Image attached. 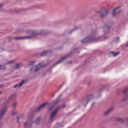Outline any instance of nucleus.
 I'll return each mask as SVG.
<instances>
[{
	"label": "nucleus",
	"instance_id": "nucleus-1",
	"mask_svg": "<svg viewBox=\"0 0 128 128\" xmlns=\"http://www.w3.org/2000/svg\"><path fill=\"white\" fill-rule=\"evenodd\" d=\"M96 31L93 30L91 31L90 35L81 40L82 44H83L94 42L104 40L106 38L104 36H99L96 38L95 37L96 34Z\"/></svg>",
	"mask_w": 128,
	"mask_h": 128
},
{
	"label": "nucleus",
	"instance_id": "nucleus-2",
	"mask_svg": "<svg viewBox=\"0 0 128 128\" xmlns=\"http://www.w3.org/2000/svg\"><path fill=\"white\" fill-rule=\"evenodd\" d=\"M27 32L29 34H32L31 36H26L24 37H16L14 38V39L16 40H20L29 39L31 38L36 37V36L38 35L43 34H44V32L42 30L39 31L28 30Z\"/></svg>",
	"mask_w": 128,
	"mask_h": 128
},
{
	"label": "nucleus",
	"instance_id": "nucleus-3",
	"mask_svg": "<svg viewBox=\"0 0 128 128\" xmlns=\"http://www.w3.org/2000/svg\"><path fill=\"white\" fill-rule=\"evenodd\" d=\"M99 14L100 18H103L106 16L109 13L108 10L106 9V7H103L101 8L99 11L97 12Z\"/></svg>",
	"mask_w": 128,
	"mask_h": 128
},
{
	"label": "nucleus",
	"instance_id": "nucleus-4",
	"mask_svg": "<svg viewBox=\"0 0 128 128\" xmlns=\"http://www.w3.org/2000/svg\"><path fill=\"white\" fill-rule=\"evenodd\" d=\"M93 96L92 94L88 95L86 98H84L82 101V104L85 106L87 104L88 102L92 99V98Z\"/></svg>",
	"mask_w": 128,
	"mask_h": 128
},
{
	"label": "nucleus",
	"instance_id": "nucleus-5",
	"mask_svg": "<svg viewBox=\"0 0 128 128\" xmlns=\"http://www.w3.org/2000/svg\"><path fill=\"white\" fill-rule=\"evenodd\" d=\"M122 12L120 7H118L114 8L112 12V15L114 16H116L120 14Z\"/></svg>",
	"mask_w": 128,
	"mask_h": 128
},
{
	"label": "nucleus",
	"instance_id": "nucleus-6",
	"mask_svg": "<svg viewBox=\"0 0 128 128\" xmlns=\"http://www.w3.org/2000/svg\"><path fill=\"white\" fill-rule=\"evenodd\" d=\"M44 66V64L43 63H39L38 64L32 66L30 70V71L32 72L33 69L35 71H37L40 68L43 67Z\"/></svg>",
	"mask_w": 128,
	"mask_h": 128
},
{
	"label": "nucleus",
	"instance_id": "nucleus-7",
	"mask_svg": "<svg viewBox=\"0 0 128 128\" xmlns=\"http://www.w3.org/2000/svg\"><path fill=\"white\" fill-rule=\"evenodd\" d=\"M72 54V53H70L68 55H66V56H63L59 60L57 61L56 62L54 63L53 65V66H56V65L62 62H63L65 59H66V58L69 57H70L71 56Z\"/></svg>",
	"mask_w": 128,
	"mask_h": 128
},
{
	"label": "nucleus",
	"instance_id": "nucleus-8",
	"mask_svg": "<svg viewBox=\"0 0 128 128\" xmlns=\"http://www.w3.org/2000/svg\"><path fill=\"white\" fill-rule=\"evenodd\" d=\"M58 111V108H56L53 111L51 114L50 118V122H52L55 120Z\"/></svg>",
	"mask_w": 128,
	"mask_h": 128
},
{
	"label": "nucleus",
	"instance_id": "nucleus-9",
	"mask_svg": "<svg viewBox=\"0 0 128 128\" xmlns=\"http://www.w3.org/2000/svg\"><path fill=\"white\" fill-rule=\"evenodd\" d=\"M122 93L125 96L124 98L122 99L121 101L124 102L126 101L128 99V87L123 90Z\"/></svg>",
	"mask_w": 128,
	"mask_h": 128
},
{
	"label": "nucleus",
	"instance_id": "nucleus-10",
	"mask_svg": "<svg viewBox=\"0 0 128 128\" xmlns=\"http://www.w3.org/2000/svg\"><path fill=\"white\" fill-rule=\"evenodd\" d=\"M8 107L7 106L4 107L3 108L0 110V120H1L5 114L6 110Z\"/></svg>",
	"mask_w": 128,
	"mask_h": 128
},
{
	"label": "nucleus",
	"instance_id": "nucleus-11",
	"mask_svg": "<svg viewBox=\"0 0 128 128\" xmlns=\"http://www.w3.org/2000/svg\"><path fill=\"white\" fill-rule=\"evenodd\" d=\"M59 101L60 100L59 99H58L54 102H53L52 106L48 108V112H50L51 111L54 106L57 104L59 103Z\"/></svg>",
	"mask_w": 128,
	"mask_h": 128
},
{
	"label": "nucleus",
	"instance_id": "nucleus-12",
	"mask_svg": "<svg viewBox=\"0 0 128 128\" xmlns=\"http://www.w3.org/2000/svg\"><path fill=\"white\" fill-rule=\"evenodd\" d=\"M110 25L108 23L107 25H105L103 28L104 32L105 34L107 33L110 30Z\"/></svg>",
	"mask_w": 128,
	"mask_h": 128
},
{
	"label": "nucleus",
	"instance_id": "nucleus-13",
	"mask_svg": "<svg viewBox=\"0 0 128 128\" xmlns=\"http://www.w3.org/2000/svg\"><path fill=\"white\" fill-rule=\"evenodd\" d=\"M47 104V103H45L39 106L38 108L35 109L34 110V112H37L40 111Z\"/></svg>",
	"mask_w": 128,
	"mask_h": 128
},
{
	"label": "nucleus",
	"instance_id": "nucleus-14",
	"mask_svg": "<svg viewBox=\"0 0 128 128\" xmlns=\"http://www.w3.org/2000/svg\"><path fill=\"white\" fill-rule=\"evenodd\" d=\"M32 120H28V121L26 122L24 124V128H27L28 126L31 127L32 125Z\"/></svg>",
	"mask_w": 128,
	"mask_h": 128
},
{
	"label": "nucleus",
	"instance_id": "nucleus-15",
	"mask_svg": "<svg viewBox=\"0 0 128 128\" xmlns=\"http://www.w3.org/2000/svg\"><path fill=\"white\" fill-rule=\"evenodd\" d=\"M113 110V108H110L104 112V115L106 116L108 115Z\"/></svg>",
	"mask_w": 128,
	"mask_h": 128
},
{
	"label": "nucleus",
	"instance_id": "nucleus-16",
	"mask_svg": "<svg viewBox=\"0 0 128 128\" xmlns=\"http://www.w3.org/2000/svg\"><path fill=\"white\" fill-rule=\"evenodd\" d=\"M23 66V64L22 63H19L15 64L14 68L16 69H18L21 67Z\"/></svg>",
	"mask_w": 128,
	"mask_h": 128
},
{
	"label": "nucleus",
	"instance_id": "nucleus-17",
	"mask_svg": "<svg viewBox=\"0 0 128 128\" xmlns=\"http://www.w3.org/2000/svg\"><path fill=\"white\" fill-rule=\"evenodd\" d=\"M110 52V54L112 55V56H116L120 54V52H114L111 51Z\"/></svg>",
	"mask_w": 128,
	"mask_h": 128
},
{
	"label": "nucleus",
	"instance_id": "nucleus-18",
	"mask_svg": "<svg viewBox=\"0 0 128 128\" xmlns=\"http://www.w3.org/2000/svg\"><path fill=\"white\" fill-rule=\"evenodd\" d=\"M116 121L118 122H124V119L120 118H118L116 120Z\"/></svg>",
	"mask_w": 128,
	"mask_h": 128
},
{
	"label": "nucleus",
	"instance_id": "nucleus-19",
	"mask_svg": "<svg viewBox=\"0 0 128 128\" xmlns=\"http://www.w3.org/2000/svg\"><path fill=\"white\" fill-rule=\"evenodd\" d=\"M49 52V51L48 50H46L41 53L40 54V55L41 56H44L46 55Z\"/></svg>",
	"mask_w": 128,
	"mask_h": 128
},
{
	"label": "nucleus",
	"instance_id": "nucleus-20",
	"mask_svg": "<svg viewBox=\"0 0 128 128\" xmlns=\"http://www.w3.org/2000/svg\"><path fill=\"white\" fill-rule=\"evenodd\" d=\"M57 127L58 128H60L63 127L64 125L63 124V122H61L60 123H58L57 124Z\"/></svg>",
	"mask_w": 128,
	"mask_h": 128
},
{
	"label": "nucleus",
	"instance_id": "nucleus-21",
	"mask_svg": "<svg viewBox=\"0 0 128 128\" xmlns=\"http://www.w3.org/2000/svg\"><path fill=\"white\" fill-rule=\"evenodd\" d=\"M40 120L41 118L40 117H38L36 119L35 122L36 125H38L39 124L40 121Z\"/></svg>",
	"mask_w": 128,
	"mask_h": 128
},
{
	"label": "nucleus",
	"instance_id": "nucleus-22",
	"mask_svg": "<svg viewBox=\"0 0 128 128\" xmlns=\"http://www.w3.org/2000/svg\"><path fill=\"white\" fill-rule=\"evenodd\" d=\"M17 105V103L16 102H14L12 104L11 107L12 108H15L16 106Z\"/></svg>",
	"mask_w": 128,
	"mask_h": 128
},
{
	"label": "nucleus",
	"instance_id": "nucleus-23",
	"mask_svg": "<svg viewBox=\"0 0 128 128\" xmlns=\"http://www.w3.org/2000/svg\"><path fill=\"white\" fill-rule=\"evenodd\" d=\"M24 84V80H22L21 82L19 83L18 85V87H20V86H22L23 84Z\"/></svg>",
	"mask_w": 128,
	"mask_h": 128
},
{
	"label": "nucleus",
	"instance_id": "nucleus-24",
	"mask_svg": "<svg viewBox=\"0 0 128 128\" xmlns=\"http://www.w3.org/2000/svg\"><path fill=\"white\" fill-rule=\"evenodd\" d=\"M65 106H66L64 104L63 105H62L61 106H58L56 108H58V110L60 108H64L65 107Z\"/></svg>",
	"mask_w": 128,
	"mask_h": 128
},
{
	"label": "nucleus",
	"instance_id": "nucleus-25",
	"mask_svg": "<svg viewBox=\"0 0 128 128\" xmlns=\"http://www.w3.org/2000/svg\"><path fill=\"white\" fill-rule=\"evenodd\" d=\"M16 96V94H12L9 97V98L10 99H11L12 98H15Z\"/></svg>",
	"mask_w": 128,
	"mask_h": 128
},
{
	"label": "nucleus",
	"instance_id": "nucleus-26",
	"mask_svg": "<svg viewBox=\"0 0 128 128\" xmlns=\"http://www.w3.org/2000/svg\"><path fill=\"white\" fill-rule=\"evenodd\" d=\"M35 62L34 61H30L28 63V66L32 65L34 64Z\"/></svg>",
	"mask_w": 128,
	"mask_h": 128
},
{
	"label": "nucleus",
	"instance_id": "nucleus-27",
	"mask_svg": "<svg viewBox=\"0 0 128 128\" xmlns=\"http://www.w3.org/2000/svg\"><path fill=\"white\" fill-rule=\"evenodd\" d=\"M77 29V28L76 27H75L73 29V30H71L70 32H69V34H70L74 30H76V29Z\"/></svg>",
	"mask_w": 128,
	"mask_h": 128
},
{
	"label": "nucleus",
	"instance_id": "nucleus-28",
	"mask_svg": "<svg viewBox=\"0 0 128 128\" xmlns=\"http://www.w3.org/2000/svg\"><path fill=\"white\" fill-rule=\"evenodd\" d=\"M120 40L119 38L118 37H117L115 38L114 40V41L116 42H117Z\"/></svg>",
	"mask_w": 128,
	"mask_h": 128
},
{
	"label": "nucleus",
	"instance_id": "nucleus-29",
	"mask_svg": "<svg viewBox=\"0 0 128 128\" xmlns=\"http://www.w3.org/2000/svg\"><path fill=\"white\" fill-rule=\"evenodd\" d=\"M16 113L15 112H12V116H14L16 115Z\"/></svg>",
	"mask_w": 128,
	"mask_h": 128
},
{
	"label": "nucleus",
	"instance_id": "nucleus-30",
	"mask_svg": "<svg viewBox=\"0 0 128 128\" xmlns=\"http://www.w3.org/2000/svg\"><path fill=\"white\" fill-rule=\"evenodd\" d=\"M13 39V38L11 37H9L8 38V40L9 42L11 41Z\"/></svg>",
	"mask_w": 128,
	"mask_h": 128
},
{
	"label": "nucleus",
	"instance_id": "nucleus-31",
	"mask_svg": "<svg viewBox=\"0 0 128 128\" xmlns=\"http://www.w3.org/2000/svg\"><path fill=\"white\" fill-rule=\"evenodd\" d=\"M14 60H11L8 62L7 63L8 64H11L13 63L14 62Z\"/></svg>",
	"mask_w": 128,
	"mask_h": 128
},
{
	"label": "nucleus",
	"instance_id": "nucleus-32",
	"mask_svg": "<svg viewBox=\"0 0 128 128\" xmlns=\"http://www.w3.org/2000/svg\"><path fill=\"white\" fill-rule=\"evenodd\" d=\"M18 84L15 85L13 86V88H19V87H18Z\"/></svg>",
	"mask_w": 128,
	"mask_h": 128
},
{
	"label": "nucleus",
	"instance_id": "nucleus-33",
	"mask_svg": "<svg viewBox=\"0 0 128 128\" xmlns=\"http://www.w3.org/2000/svg\"><path fill=\"white\" fill-rule=\"evenodd\" d=\"M20 118H24V116L23 114H21V117H20Z\"/></svg>",
	"mask_w": 128,
	"mask_h": 128
},
{
	"label": "nucleus",
	"instance_id": "nucleus-34",
	"mask_svg": "<svg viewBox=\"0 0 128 128\" xmlns=\"http://www.w3.org/2000/svg\"><path fill=\"white\" fill-rule=\"evenodd\" d=\"M20 118L19 116H18L17 117V122H19V120Z\"/></svg>",
	"mask_w": 128,
	"mask_h": 128
},
{
	"label": "nucleus",
	"instance_id": "nucleus-35",
	"mask_svg": "<svg viewBox=\"0 0 128 128\" xmlns=\"http://www.w3.org/2000/svg\"><path fill=\"white\" fill-rule=\"evenodd\" d=\"M6 69L5 67L4 66H2V67H1V69L4 70Z\"/></svg>",
	"mask_w": 128,
	"mask_h": 128
},
{
	"label": "nucleus",
	"instance_id": "nucleus-36",
	"mask_svg": "<svg viewBox=\"0 0 128 128\" xmlns=\"http://www.w3.org/2000/svg\"><path fill=\"white\" fill-rule=\"evenodd\" d=\"M124 119V122L126 121L128 123V118H126L125 119Z\"/></svg>",
	"mask_w": 128,
	"mask_h": 128
},
{
	"label": "nucleus",
	"instance_id": "nucleus-37",
	"mask_svg": "<svg viewBox=\"0 0 128 128\" xmlns=\"http://www.w3.org/2000/svg\"><path fill=\"white\" fill-rule=\"evenodd\" d=\"M4 5L2 4H0V8H2L3 6Z\"/></svg>",
	"mask_w": 128,
	"mask_h": 128
},
{
	"label": "nucleus",
	"instance_id": "nucleus-38",
	"mask_svg": "<svg viewBox=\"0 0 128 128\" xmlns=\"http://www.w3.org/2000/svg\"><path fill=\"white\" fill-rule=\"evenodd\" d=\"M22 32V31L20 30H18V32Z\"/></svg>",
	"mask_w": 128,
	"mask_h": 128
},
{
	"label": "nucleus",
	"instance_id": "nucleus-39",
	"mask_svg": "<svg viewBox=\"0 0 128 128\" xmlns=\"http://www.w3.org/2000/svg\"><path fill=\"white\" fill-rule=\"evenodd\" d=\"M72 62L71 61L68 62L66 63V64L68 63H70L71 64L72 63Z\"/></svg>",
	"mask_w": 128,
	"mask_h": 128
},
{
	"label": "nucleus",
	"instance_id": "nucleus-40",
	"mask_svg": "<svg viewBox=\"0 0 128 128\" xmlns=\"http://www.w3.org/2000/svg\"><path fill=\"white\" fill-rule=\"evenodd\" d=\"M95 104L94 102H93L91 104V106H92Z\"/></svg>",
	"mask_w": 128,
	"mask_h": 128
},
{
	"label": "nucleus",
	"instance_id": "nucleus-41",
	"mask_svg": "<svg viewBox=\"0 0 128 128\" xmlns=\"http://www.w3.org/2000/svg\"><path fill=\"white\" fill-rule=\"evenodd\" d=\"M126 46L128 47V42L127 43V44H126Z\"/></svg>",
	"mask_w": 128,
	"mask_h": 128
},
{
	"label": "nucleus",
	"instance_id": "nucleus-42",
	"mask_svg": "<svg viewBox=\"0 0 128 128\" xmlns=\"http://www.w3.org/2000/svg\"><path fill=\"white\" fill-rule=\"evenodd\" d=\"M90 82H89L88 84V86H89V84H90Z\"/></svg>",
	"mask_w": 128,
	"mask_h": 128
},
{
	"label": "nucleus",
	"instance_id": "nucleus-43",
	"mask_svg": "<svg viewBox=\"0 0 128 128\" xmlns=\"http://www.w3.org/2000/svg\"><path fill=\"white\" fill-rule=\"evenodd\" d=\"M3 86V85H0V87H2V86Z\"/></svg>",
	"mask_w": 128,
	"mask_h": 128
},
{
	"label": "nucleus",
	"instance_id": "nucleus-44",
	"mask_svg": "<svg viewBox=\"0 0 128 128\" xmlns=\"http://www.w3.org/2000/svg\"><path fill=\"white\" fill-rule=\"evenodd\" d=\"M1 67H2V65H0V70L1 69Z\"/></svg>",
	"mask_w": 128,
	"mask_h": 128
},
{
	"label": "nucleus",
	"instance_id": "nucleus-45",
	"mask_svg": "<svg viewBox=\"0 0 128 128\" xmlns=\"http://www.w3.org/2000/svg\"><path fill=\"white\" fill-rule=\"evenodd\" d=\"M29 116V117H28L29 118H30L32 117L31 116Z\"/></svg>",
	"mask_w": 128,
	"mask_h": 128
},
{
	"label": "nucleus",
	"instance_id": "nucleus-46",
	"mask_svg": "<svg viewBox=\"0 0 128 128\" xmlns=\"http://www.w3.org/2000/svg\"><path fill=\"white\" fill-rule=\"evenodd\" d=\"M77 49L76 48H75L74 49V50H75Z\"/></svg>",
	"mask_w": 128,
	"mask_h": 128
},
{
	"label": "nucleus",
	"instance_id": "nucleus-47",
	"mask_svg": "<svg viewBox=\"0 0 128 128\" xmlns=\"http://www.w3.org/2000/svg\"><path fill=\"white\" fill-rule=\"evenodd\" d=\"M79 52H80L78 51V52H77V54H78V53H79Z\"/></svg>",
	"mask_w": 128,
	"mask_h": 128
},
{
	"label": "nucleus",
	"instance_id": "nucleus-48",
	"mask_svg": "<svg viewBox=\"0 0 128 128\" xmlns=\"http://www.w3.org/2000/svg\"><path fill=\"white\" fill-rule=\"evenodd\" d=\"M2 92H0V94H2Z\"/></svg>",
	"mask_w": 128,
	"mask_h": 128
},
{
	"label": "nucleus",
	"instance_id": "nucleus-49",
	"mask_svg": "<svg viewBox=\"0 0 128 128\" xmlns=\"http://www.w3.org/2000/svg\"><path fill=\"white\" fill-rule=\"evenodd\" d=\"M0 128H2L0 126Z\"/></svg>",
	"mask_w": 128,
	"mask_h": 128
}]
</instances>
